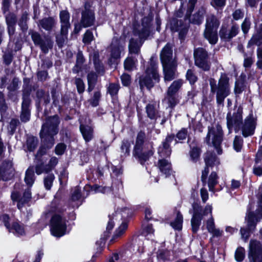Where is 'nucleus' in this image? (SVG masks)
Wrapping results in <instances>:
<instances>
[{"mask_svg": "<svg viewBox=\"0 0 262 262\" xmlns=\"http://www.w3.org/2000/svg\"><path fill=\"white\" fill-rule=\"evenodd\" d=\"M209 81L211 92L216 95L217 104L223 106L225 99L230 94L229 78L226 74L222 73L217 83L212 78Z\"/></svg>", "mask_w": 262, "mask_h": 262, "instance_id": "nucleus-1", "label": "nucleus"}, {"mask_svg": "<svg viewBox=\"0 0 262 262\" xmlns=\"http://www.w3.org/2000/svg\"><path fill=\"white\" fill-rule=\"evenodd\" d=\"M151 21V18L150 17H145L142 19L141 25L134 29V34L138 36L140 41H139L133 38L130 39L128 45L130 53L137 54L139 53L140 47L142 44L141 40L146 39L150 34Z\"/></svg>", "mask_w": 262, "mask_h": 262, "instance_id": "nucleus-2", "label": "nucleus"}, {"mask_svg": "<svg viewBox=\"0 0 262 262\" xmlns=\"http://www.w3.org/2000/svg\"><path fill=\"white\" fill-rule=\"evenodd\" d=\"M146 135L145 133L141 131L137 136L133 154L141 164H143L154 154L152 142L144 143Z\"/></svg>", "mask_w": 262, "mask_h": 262, "instance_id": "nucleus-3", "label": "nucleus"}, {"mask_svg": "<svg viewBox=\"0 0 262 262\" xmlns=\"http://www.w3.org/2000/svg\"><path fill=\"white\" fill-rule=\"evenodd\" d=\"M23 82L24 84L22 90L23 102L20 118L21 121L26 122L29 120L30 118V110L29 107L31 100L30 96L32 91V86L30 84V80L28 78H24Z\"/></svg>", "mask_w": 262, "mask_h": 262, "instance_id": "nucleus-4", "label": "nucleus"}, {"mask_svg": "<svg viewBox=\"0 0 262 262\" xmlns=\"http://www.w3.org/2000/svg\"><path fill=\"white\" fill-rule=\"evenodd\" d=\"M220 25V20L214 14L206 16L203 35L211 44L214 45L218 40L217 29Z\"/></svg>", "mask_w": 262, "mask_h": 262, "instance_id": "nucleus-5", "label": "nucleus"}, {"mask_svg": "<svg viewBox=\"0 0 262 262\" xmlns=\"http://www.w3.org/2000/svg\"><path fill=\"white\" fill-rule=\"evenodd\" d=\"M157 63L151 57L148 67L146 68L144 75L139 77L140 89L142 90L144 86L150 89L154 86L153 80L158 82L159 75L157 72Z\"/></svg>", "mask_w": 262, "mask_h": 262, "instance_id": "nucleus-6", "label": "nucleus"}, {"mask_svg": "<svg viewBox=\"0 0 262 262\" xmlns=\"http://www.w3.org/2000/svg\"><path fill=\"white\" fill-rule=\"evenodd\" d=\"M223 131L220 124H216L211 127H208L205 142L208 145H212L219 155L222 153L221 144L223 141Z\"/></svg>", "mask_w": 262, "mask_h": 262, "instance_id": "nucleus-7", "label": "nucleus"}, {"mask_svg": "<svg viewBox=\"0 0 262 262\" xmlns=\"http://www.w3.org/2000/svg\"><path fill=\"white\" fill-rule=\"evenodd\" d=\"M60 122L59 118L57 115L46 118L45 122L42 125L39 134L40 138L55 140L54 137L58 133Z\"/></svg>", "mask_w": 262, "mask_h": 262, "instance_id": "nucleus-8", "label": "nucleus"}, {"mask_svg": "<svg viewBox=\"0 0 262 262\" xmlns=\"http://www.w3.org/2000/svg\"><path fill=\"white\" fill-rule=\"evenodd\" d=\"M192 207L193 215L191 220V225L192 232L195 233L199 229L203 216L207 215L209 213L211 214L212 206L207 205L202 210V207L199 204L194 203L192 204Z\"/></svg>", "mask_w": 262, "mask_h": 262, "instance_id": "nucleus-9", "label": "nucleus"}, {"mask_svg": "<svg viewBox=\"0 0 262 262\" xmlns=\"http://www.w3.org/2000/svg\"><path fill=\"white\" fill-rule=\"evenodd\" d=\"M35 46H39L41 51L46 54L53 46V41L48 36L42 37L37 31L31 30L29 33Z\"/></svg>", "mask_w": 262, "mask_h": 262, "instance_id": "nucleus-10", "label": "nucleus"}, {"mask_svg": "<svg viewBox=\"0 0 262 262\" xmlns=\"http://www.w3.org/2000/svg\"><path fill=\"white\" fill-rule=\"evenodd\" d=\"M259 232L262 239V228ZM248 256L249 262H262V242L256 239L250 240Z\"/></svg>", "mask_w": 262, "mask_h": 262, "instance_id": "nucleus-11", "label": "nucleus"}, {"mask_svg": "<svg viewBox=\"0 0 262 262\" xmlns=\"http://www.w3.org/2000/svg\"><path fill=\"white\" fill-rule=\"evenodd\" d=\"M243 110L239 107L233 113L229 112L226 116L227 126L229 133H231L232 128H234L235 132L238 131L241 128V125L242 123Z\"/></svg>", "mask_w": 262, "mask_h": 262, "instance_id": "nucleus-12", "label": "nucleus"}, {"mask_svg": "<svg viewBox=\"0 0 262 262\" xmlns=\"http://www.w3.org/2000/svg\"><path fill=\"white\" fill-rule=\"evenodd\" d=\"M51 232L53 235L56 237L63 236L66 231V221L60 215L55 214L50 221Z\"/></svg>", "mask_w": 262, "mask_h": 262, "instance_id": "nucleus-13", "label": "nucleus"}, {"mask_svg": "<svg viewBox=\"0 0 262 262\" xmlns=\"http://www.w3.org/2000/svg\"><path fill=\"white\" fill-rule=\"evenodd\" d=\"M95 20V13L92 2L88 1L85 3L84 9L81 11L80 24L83 28H87L93 26Z\"/></svg>", "mask_w": 262, "mask_h": 262, "instance_id": "nucleus-14", "label": "nucleus"}, {"mask_svg": "<svg viewBox=\"0 0 262 262\" xmlns=\"http://www.w3.org/2000/svg\"><path fill=\"white\" fill-rule=\"evenodd\" d=\"M204 161L206 166L202 172L201 181L204 185L206 184V179L209 173V167L217 166L220 164L219 159L211 151H207L204 155Z\"/></svg>", "mask_w": 262, "mask_h": 262, "instance_id": "nucleus-15", "label": "nucleus"}, {"mask_svg": "<svg viewBox=\"0 0 262 262\" xmlns=\"http://www.w3.org/2000/svg\"><path fill=\"white\" fill-rule=\"evenodd\" d=\"M195 64L204 71H208L210 66L208 62V55L207 52L203 48H198L194 51Z\"/></svg>", "mask_w": 262, "mask_h": 262, "instance_id": "nucleus-16", "label": "nucleus"}, {"mask_svg": "<svg viewBox=\"0 0 262 262\" xmlns=\"http://www.w3.org/2000/svg\"><path fill=\"white\" fill-rule=\"evenodd\" d=\"M256 121L253 115L250 114L247 116L244 123L242 122L241 125L240 130H242V135L245 137L252 136L254 134L256 127Z\"/></svg>", "mask_w": 262, "mask_h": 262, "instance_id": "nucleus-17", "label": "nucleus"}, {"mask_svg": "<svg viewBox=\"0 0 262 262\" xmlns=\"http://www.w3.org/2000/svg\"><path fill=\"white\" fill-rule=\"evenodd\" d=\"M14 168L12 160L6 159L0 164V181H7L13 176Z\"/></svg>", "mask_w": 262, "mask_h": 262, "instance_id": "nucleus-18", "label": "nucleus"}, {"mask_svg": "<svg viewBox=\"0 0 262 262\" xmlns=\"http://www.w3.org/2000/svg\"><path fill=\"white\" fill-rule=\"evenodd\" d=\"M259 220V219L255 217L253 212H249L247 220L248 229H246L244 228L241 229V236L245 242H247L250 236V232L252 231L255 229L256 223Z\"/></svg>", "mask_w": 262, "mask_h": 262, "instance_id": "nucleus-19", "label": "nucleus"}, {"mask_svg": "<svg viewBox=\"0 0 262 262\" xmlns=\"http://www.w3.org/2000/svg\"><path fill=\"white\" fill-rule=\"evenodd\" d=\"M124 46V42L121 43L118 37H114L109 47L111 57L114 59L120 58L121 52L123 50Z\"/></svg>", "mask_w": 262, "mask_h": 262, "instance_id": "nucleus-20", "label": "nucleus"}, {"mask_svg": "<svg viewBox=\"0 0 262 262\" xmlns=\"http://www.w3.org/2000/svg\"><path fill=\"white\" fill-rule=\"evenodd\" d=\"M174 139L173 134L168 135L162 145L159 147L158 154L161 158L169 157L171 154V149L170 148V143Z\"/></svg>", "mask_w": 262, "mask_h": 262, "instance_id": "nucleus-21", "label": "nucleus"}, {"mask_svg": "<svg viewBox=\"0 0 262 262\" xmlns=\"http://www.w3.org/2000/svg\"><path fill=\"white\" fill-rule=\"evenodd\" d=\"M160 58L162 64L176 63L172 58V47L169 43H167L163 48L160 54Z\"/></svg>", "mask_w": 262, "mask_h": 262, "instance_id": "nucleus-22", "label": "nucleus"}, {"mask_svg": "<svg viewBox=\"0 0 262 262\" xmlns=\"http://www.w3.org/2000/svg\"><path fill=\"white\" fill-rule=\"evenodd\" d=\"M56 25V20L54 17H45L38 20L37 26L39 28L48 31H52Z\"/></svg>", "mask_w": 262, "mask_h": 262, "instance_id": "nucleus-23", "label": "nucleus"}, {"mask_svg": "<svg viewBox=\"0 0 262 262\" xmlns=\"http://www.w3.org/2000/svg\"><path fill=\"white\" fill-rule=\"evenodd\" d=\"M42 144L35 155L37 160H40V158L45 155L48 150L51 148L55 143V140L41 138Z\"/></svg>", "mask_w": 262, "mask_h": 262, "instance_id": "nucleus-24", "label": "nucleus"}, {"mask_svg": "<svg viewBox=\"0 0 262 262\" xmlns=\"http://www.w3.org/2000/svg\"><path fill=\"white\" fill-rule=\"evenodd\" d=\"M177 63L163 64L164 80L171 81L175 78Z\"/></svg>", "mask_w": 262, "mask_h": 262, "instance_id": "nucleus-25", "label": "nucleus"}, {"mask_svg": "<svg viewBox=\"0 0 262 262\" xmlns=\"http://www.w3.org/2000/svg\"><path fill=\"white\" fill-rule=\"evenodd\" d=\"M254 45L258 47L262 45V24L259 25L256 32L252 35L248 42L247 47L250 48Z\"/></svg>", "mask_w": 262, "mask_h": 262, "instance_id": "nucleus-26", "label": "nucleus"}, {"mask_svg": "<svg viewBox=\"0 0 262 262\" xmlns=\"http://www.w3.org/2000/svg\"><path fill=\"white\" fill-rule=\"evenodd\" d=\"M206 12V8L201 6L198 8L197 11L191 16V14L190 16H187V17L189 18L190 21L191 23L200 25L201 24L204 16Z\"/></svg>", "mask_w": 262, "mask_h": 262, "instance_id": "nucleus-27", "label": "nucleus"}, {"mask_svg": "<svg viewBox=\"0 0 262 262\" xmlns=\"http://www.w3.org/2000/svg\"><path fill=\"white\" fill-rule=\"evenodd\" d=\"M70 14L67 10H62L59 13L60 29L62 31L69 30L71 27L70 23Z\"/></svg>", "mask_w": 262, "mask_h": 262, "instance_id": "nucleus-28", "label": "nucleus"}, {"mask_svg": "<svg viewBox=\"0 0 262 262\" xmlns=\"http://www.w3.org/2000/svg\"><path fill=\"white\" fill-rule=\"evenodd\" d=\"M158 166L160 171L168 177L172 173L171 165L168 160L164 158L159 160Z\"/></svg>", "mask_w": 262, "mask_h": 262, "instance_id": "nucleus-29", "label": "nucleus"}, {"mask_svg": "<svg viewBox=\"0 0 262 262\" xmlns=\"http://www.w3.org/2000/svg\"><path fill=\"white\" fill-rule=\"evenodd\" d=\"M36 97L38 105L42 104L47 105L50 102V95L42 89H38L36 92Z\"/></svg>", "mask_w": 262, "mask_h": 262, "instance_id": "nucleus-30", "label": "nucleus"}, {"mask_svg": "<svg viewBox=\"0 0 262 262\" xmlns=\"http://www.w3.org/2000/svg\"><path fill=\"white\" fill-rule=\"evenodd\" d=\"M225 30H220L219 31V35L222 39L225 40H230L232 37L235 36L238 32V27L236 25H233L231 27L230 30H229V33L226 34L225 33Z\"/></svg>", "mask_w": 262, "mask_h": 262, "instance_id": "nucleus-31", "label": "nucleus"}, {"mask_svg": "<svg viewBox=\"0 0 262 262\" xmlns=\"http://www.w3.org/2000/svg\"><path fill=\"white\" fill-rule=\"evenodd\" d=\"M80 130L85 142L90 141L93 138V129L88 125L80 124Z\"/></svg>", "mask_w": 262, "mask_h": 262, "instance_id": "nucleus-32", "label": "nucleus"}, {"mask_svg": "<svg viewBox=\"0 0 262 262\" xmlns=\"http://www.w3.org/2000/svg\"><path fill=\"white\" fill-rule=\"evenodd\" d=\"M95 69L98 74L103 75L105 70L102 62L99 59V55L97 52H94L92 55Z\"/></svg>", "mask_w": 262, "mask_h": 262, "instance_id": "nucleus-33", "label": "nucleus"}, {"mask_svg": "<svg viewBox=\"0 0 262 262\" xmlns=\"http://www.w3.org/2000/svg\"><path fill=\"white\" fill-rule=\"evenodd\" d=\"M35 180V176L34 174V168L33 166H30L26 171L24 180L28 186L31 187L33 185Z\"/></svg>", "mask_w": 262, "mask_h": 262, "instance_id": "nucleus-34", "label": "nucleus"}, {"mask_svg": "<svg viewBox=\"0 0 262 262\" xmlns=\"http://www.w3.org/2000/svg\"><path fill=\"white\" fill-rule=\"evenodd\" d=\"M183 83L182 79L174 80L168 88L166 93L176 95Z\"/></svg>", "mask_w": 262, "mask_h": 262, "instance_id": "nucleus-35", "label": "nucleus"}, {"mask_svg": "<svg viewBox=\"0 0 262 262\" xmlns=\"http://www.w3.org/2000/svg\"><path fill=\"white\" fill-rule=\"evenodd\" d=\"M146 112L150 119H156L158 116V111L155 104H148L146 106Z\"/></svg>", "mask_w": 262, "mask_h": 262, "instance_id": "nucleus-36", "label": "nucleus"}, {"mask_svg": "<svg viewBox=\"0 0 262 262\" xmlns=\"http://www.w3.org/2000/svg\"><path fill=\"white\" fill-rule=\"evenodd\" d=\"M68 30H65L62 31V29H60V33L56 36V41L59 48L63 47L67 39Z\"/></svg>", "mask_w": 262, "mask_h": 262, "instance_id": "nucleus-37", "label": "nucleus"}, {"mask_svg": "<svg viewBox=\"0 0 262 262\" xmlns=\"http://www.w3.org/2000/svg\"><path fill=\"white\" fill-rule=\"evenodd\" d=\"M38 145V139L36 137L33 136H30L28 137L26 143V147L27 150L31 152L33 151L37 147Z\"/></svg>", "mask_w": 262, "mask_h": 262, "instance_id": "nucleus-38", "label": "nucleus"}, {"mask_svg": "<svg viewBox=\"0 0 262 262\" xmlns=\"http://www.w3.org/2000/svg\"><path fill=\"white\" fill-rule=\"evenodd\" d=\"M31 198V193L29 189L26 190L23 194V196L20 198L17 203V207L19 209H21L25 204L29 202Z\"/></svg>", "mask_w": 262, "mask_h": 262, "instance_id": "nucleus-39", "label": "nucleus"}, {"mask_svg": "<svg viewBox=\"0 0 262 262\" xmlns=\"http://www.w3.org/2000/svg\"><path fill=\"white\" fill-rule=\"evenodd\" d=\"M38 161V162L36 164L35 167V172L37 175L41 174L43 173H47L50 171L47 164L45 165L41 160Z\"/></svg>", "mask_w": 262, "mask_h": 262, "instance_id": "nucleus-40", "label": "nucleus"}, {"mask_svg": "<svg viewBox=\"0 0 262 262\" xmlns=\"http://www.w3.org/2000/svg\"><path fill=\"white\" fill-rule=\"evenodd\" d=\"M183 217L180 211L177 214V217L173 222L170 223V225L176 230H181L182 228Z\"/></svg>", "mask_w": 262, "mask_h": 262, "instance_id": "nucleus-41", "label": "nucleus"}, {"mask_svg": "<svg viewBox=\"0 0 262 262\" xmlns=\"http://www.w3.org/2000/svg\"><path fill=\"white\" fill-rule=\"evenodd\" d=\"M218 178V176L216 172L213 171L210 174L208 178V185L209 190L210 191H214V187L217 184Z\"/></svg>", "mask_w": 262, "mask_h": 262, "instance_id": "nucleus-42", "label": "nucleus"}, {"mask_svg": "<svg viewBox=\"0 0 262 262\" xmlns=\"http://www.w3.org/2000/svg\"><path fill=\"white\" fill-rule=\"evenodd\" d=\"M133 143V141L128 139H124L122 141L121 151L124 156H128L130 152V147Z\"/></svg>", "mask_w": 262, "mask_h": 262, "instance_id": "nucleus-43", "label": "nucleus"}, {"mask_svg": "<svg viewBox=\"0 0 262 262\" xmlns=\"http://www.w3.org/2000/svg\"><path fill=\"white\" fill-rule=\"evenodd\" d=\"M28 20V13L25 11L24 12L20 19L18 20V25L20 27L21 30L24 32L26 31L28 29L27 21Z\"/></svg>", "mask_w": 262, "mask_h": 262, "instance_id": "nucleus-44", "label": "nucleus"}, {"mask_svg": "<svg viewBox=\"0 0 262 262\" xmlns=\"http://www.w3.org/2000/svg\"><path fill=\"white\" fill-rule=\"evenodd\" d=\"M246 88V84L243 79H238L235 81L234 91L236 95L241 94Z\"/></svg>", "mask_w": 262, "mask_h": 262, "instance_id": "nucleus-45", "label": "nucleus"}, {"mask_svg": "<svg viewBox=\"0 0 262 262\" xmlns=\"http://www.w3.org/2000/svg\"><path fill=\"white\" fill-rule=\"evenodd\" d=\"M54 179L55 176L52 173H48L44 177L43 184L47 190H50L51 189Z\"/></svg>", "mask_w": 262, "mask_h": 262, "instance_id": "nucleus-46", "label": "nucleus"}, {"mask_svg": "<svg viewBox=\"0 0 262 262\" xmlns=\"http://www.w3.org/2000/svg\"><path fill=\"white\" fill-rule=\"evenodd\" d=\"M165 100L168 102L169 106L173 108L178 103V99L177 95L166 93Z\"/></svg>", "mask_w": 262, "mask_h": 262, "instance_id": "nucleus-47", "label": "nucleus"}, {"mask_svg": "<svg viewBox=\"0 0 262 262\" xmlns=\"http://www.w3.org/2000/svg\"><path fill=\"white\" fill-rule=\"evenodd\" d=\"M182 25V21L177 18H173L170 20V28L171 31L177 32L180 30Z\"/></svg>", "mask_w": 262, "mask_h": 262, "instance_id": "nucleus-48", "label": "nucleus"}, {"mask_svg": "<svg viewBox=\"0 0 262 262\" xmlns=\"http://www.w3.org/2000/svg\"><path fill=\"white\" fill-rule=\"evenodd\" d=\"M258 208L256 210V214H255V217L258 219L262 218V190H259L258 195Z\"/></svg>", "mask_w": 262, "mask_h": 262, "instance_id": "nucleus-49", "label": "nucleus"}, {"mask_svg": "<svg viewBox=\"0 0 262 262\" xmlns=\"http://www.w3.org/2000/svg\"><path fill=\"white\" fill-rule=\"evenodd\" d=\"M201 153V149L198 147H193L190 151V156L193 162H196L199 158Z\"/></svg>", "mask_w": 262, "mask_h": 262, "instance_id": "nucleus-50", "label": "nucleus"}, {"mask_svg": "<svg viewBox=\"0 0 262 262\" xmlns=\"http://www.w3.org/2000/svg\"><path fill=\"white\" fill-rule=\"evenodd\" d=\"M7 25H15L17 22V16L12 12H9L5 16Z\"/></svg>", "mask_w": 262, "mask_h": 262, "instance_id": "nucleus-51", "label": "nucleus"}, {"mask_svg": "<svg viewBox=\"0 0 262 262\" xmlns=\"http://www.w3.org/2000/svg\"><path fill=\"white\" fill-rule=\"evenodd\" d=\"M10 229H12L11 232L15 233L18 235H23L25 233L24 227L17 223H14Z\"/></svg>", "mask_w": 262, "mask_h": 262, "instance_id": "nucleus-52", "label": "nucleus"}, {"mask_svg": "<svg viewBox=\"0 0 262 262\" xmlns=\"http://www.w3.org/2000/svg\"><path fill=\"white\" fill-rule=\"evenodd\" d=\"M7 108L8 106L6 103L4 94L0 92V112L2 116L5 114Z\"/></svg>", "mask_w": 262, "mask_h": 262, "instance_id": "nucleus-53", "label": "nucleus"}, {"mask_svg": "<svg viewBox=\"0 0 262 262\" xmlns=\"http://www.w3.org/2000/svg\"><path fill=\"white\" fill-rule=\"evenodd\" d=\"M74 83L76 85L78 92L79 94L83 93L85 90V85L83 81L80 78H75Z\"/></svg>", "mask_w": 262, "mask_h": 262, "instance_id": "nucleus-54", "label": "nucleus"}, {"mask_svg": "<svg viewBox=\"0 0 262 262\" xmlns=\"http://www.w3.org/2000/svg\"><path fill=\"white\" fill-rule=\"evenodd\" d=\"M245 249L242 247L238 248L235 252V258L236 261H242L245 257Z\"/></svg>", "mask_w": 262, "mask_h": 262, "instance_id": "nucleus-55", "label": "nucleus"}, {"mask_svg": "<svg viewBox=\"0 0 262 262\" xmlns=\"http://www.w3.org/2000/svg\"><path fill=\"white\" fill-rule=\"evenodd\" d=\"M243 140L241 137L235 136L233 141V147L236 151H239L242 148Z\"/></svg>", "mask_w": 262, "mask_h": 262, "instance_id": "nucleus-56", "label": "nucleus"}, {"mask_svg": "<svg viewBox=\"0 0 262 262\" xmlns=\"http://www.w3.org/2000/svg\"><path fill=\"white\" fill-rule=\"evenodd\" d=\"M124 66L125 70H132L135 67V61L132 57H128L124 61Z\"/></svg>", "mask_w": 262, "mask_h": 262, "instance_id": "nucleus-57", "label": "nucleus"}, {"mask_svg": "<svg viewBox=\"0 0 262 262\" xmlns=\"http://www.w3.org/2000/svg\"><path fill=\"white\" fill-rule=\"evenodd\" d=\"M98 76L94 72L92 71L88 73L87 79L88 84L96 85L97 82Z\"/></svg>", "mask_w": 262, "mask_h": 262, "instance_id": "nucleus-58", "label": "nucleus"}, {"mask_svg": "<svg viewBox=\"0 0 262 262\" xmlns=\"http://www.w3.org/2000/svg\"><path fill=\"white\" fill-rule=\"evenodd\" d=\"M119 86L116 83H110L107 88V92L113 96L116 95L119 91Z\"/></svg>", "mask_w": 262, "mask_h": 262, "instance_id": "nucleus-59", "label": "nucleus"}, {"mask_svg": "<svg viewBox=\"0 0 262 262\" xmlns=\"http://www.w3.org/2000/svg\"><path fill=\"white\" fill-rule=\"evenodd\" d=\"M19 79L18 78L14 77L13 78L11 82L8 86L7 89L10 92H14L17 90L18 88Z\"/></svg>", "mask_w": 262, "mask_h": 262, "instance_id": "nucleus-60", "label": "nucleus"}, {"mask_svg": "<svg viewBox=\"0 0 262 262\" xmlns=\"http://www.w3.org/2000/svg\"><path fill=\"white\" fill-rule=\"evenodd\" d=\"M127 228V224L126 223H123L120 227L116 230L114 234L115 237H118L121 236L125 231Z\"/></svg>", "mask_w": 262, "mask_h": 262, "instance_id": "nucleus-61", "label": "nucleus"}, {"mask_svg": "<svg viewBox=\"0 0 262 262\" xmlns=\"http://www.w3.org/2000/svg\"><path fill=\"white\" fill-rule=\"evenodd\" d=\"M101 97L100 92L99 91L95 92L94 94L93 98L90 99V102L93 106H96L98 105L99 100Z\"/></svg>", "mask_w": 262, "mask_h": 262, "instance_id": "nucleus-62", "label": "nucleus"}, {"mask_svg": "<svg viewBox=\"0 0 262 262\" xmlns=\"http://www.w3.org/2000/svg\"><path fill=\"white\" fill-rule=\"evenodd\" d=\"M226 4V0H211V5L216 9H222Z\"/></svg>", "mask_w": 262, "mask_h": 262, "instance_id": "nucleus-63", "label": "nucleus"}, {"mask_svg": "<svg viewBox=\"0 0 262 262\" xmlns=\"http://www.w3.org/2000/svg\"><path fill=\"white\" fill-rule=\"evenodd\" d=\"M94 39V36L93 33L90 30H87L83 38V42L84 43L89 44Z\"/></svg>", "mask_w": 262, "mask_h": 262, "instance_id": "nucleus-64", "label": "nucleus"}]
</instances>
